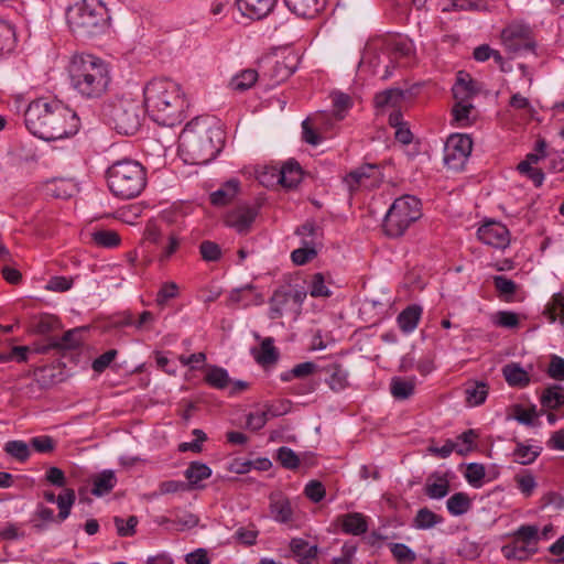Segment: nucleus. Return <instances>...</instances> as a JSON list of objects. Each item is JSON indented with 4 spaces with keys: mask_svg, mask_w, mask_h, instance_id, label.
Returning a JSON list of instances; mask_svg holds the SVG:
<instances>
[{
    "mask_svg": "<svg viewBox=\"0 0 564 564\" xmlns=\"http://www.w3.org/2000/svg\"><path fill=\"white\" fill-rule=\"evenodd\" d=\"M25 127L35 137L45 141L68 138L78 130L79 118L59 101L37 99L24 113Z\"/></svg>",
    "mask_w": 564,
    "mask_h": 564,
    "instance_id": "nucleus-1",
    "label": "nucleus"
},
{
    "mask_svg": "<svg viewBox=\"0 0 564 564\" xmlns=\"http://www.w3.org/2000/svg\"><path fill=\"white\" fill-rule=\"evenodd\" d=\"M144 107L153 121L174 126L185 119L189 106L181 85L166 77L153 78L143 88Z\"/></svg>",
    "mask_w": 564,
    "mask_h": 564,
    "instance_id": "nucleus-2",
    "label": "nucleus"
},
{
    "mask_svg": "<svg viewBox=\"0 0 564 564\" xmlns=\"http://www.w3.org/2000/svg\"><path fill=\"white\" fill-rule=\"evenodd\" d=\"M224 143L223 130L206 119L189 121L180 135L178 150L184 161L206 164L220 152Z\"/></svg>",
    "mask_w": 564,
    "mask_h": 564,
    "instance_id": "nucleus-3",
    "label": "nucleus"
},
{
    "mask_svg": "<svg viewBox=\"0 0 564 564\" xmlns=\"http://www.w3.org/2000/svg\"><path fill=\"white\" fill-rule=\"evenodd\" d=\"M67 70L73 89L87 99L101 97L111 80L108 64L91 54L74 55Z\"/></svg>",
    "mask_w": 564,
    "mask_h": 564,
    "instance_id": "nucleus-4",
    "label": "nucleus"
},
{
    "mask_svg": "<svg viewBox=\"0 0 564 564\" xmlns=\"http://www.w3.org/2000/svg\"><path fill=\"white\" fill-rule=\"evenodd\" d=\"M106 175L110 192L121 199L139 196L147 185L145 169L129 159L115 162L108 167Z\"/></svg>",
    "mask_w": 564,
    "mask_h": 564,
    "instance_id": "nucleus-5",
    "label": "nucleus"
},
{
    "mask_svg": "<svg viewBox=\"0 0 564 564\" xmlns=\"http://www.w3.org/2000/svg\"><path fill=\"white\" fill-rule=\"evenodd\" d=\"M106 3L99 1H82L67 10V23L70 30L83 37H90L105 31L108 17Z\"/></svg>",
    "mask_w": 564,
    "mask_h": 564,
    "instance_id": "nucleus-6",
    "label": "nucleus"
},
{
    "mask_svg": "<svg viewBox=\"0 0 564 564\" xmlns=\"http://www.w3.org/2000/svg\"><path fill=\"white\" fill-rule=\"evenodd\" d=\"M422 217V204L413 195H402L393 200L382 223V230L389 238H400Z\"/></svg>",
    "mask_w": 564,
    "mask_h": 564,
    "instance_id": "nucleus-7",
    "label": "nucleus"
},
{
    "mask_svg": "<svg viewBox=\"0 0 564 564\" xmlns=\"http://www.w3.org/2000/svg\"><path fill=\"white\" fill-rule=\"evenodd\" d=\"M143 108L131 98H117L102 106V117L118 133L132 135L141 127Z\"/></svg>",
    "mask_w": 564,
    "mask_h": 564,
    "instance_id": "nucleus-8",
    "label": "nucleus"
},
{
    "mask_svg": "<svg viewBox=\"0 0 564 564\" xmlns=\"http://www.w3.org/2000/svg\"><path fill=\"white\" fill-rule=\"evenodd\" d=\"M473 150V141L467 134H452L444 148V163L453 171L463 170Z\"/></svg>",
    "mask_w": 564,
    "mask_h": 564,
    "instance_id": "nucleus-9",
    "label": "nucleus"
},
{
    "mask_svg": "<svg viewBox=\"0 0 564 564\" xmlns=\"http://www.w3.org/2000/svg\"><path fill=\"white\" fill-rule=\"evenodd\" d=\"M264 63L268 66L264 76H267L273 85H279L285 82L295 72L299 58L294 53L289 52L281 58L276 56L265 57Z\"/></svg>",
    "mask_w": 564,
    "mask_h": 564,
    "instance_id": "nucleus-10",
    "label": "nucleus"
},
{
    "mask_svg": "<svg viewBox=\"0 0 564 564\" xmlns=\"http://www.w3.org/2000/svg\"><path fill=\"white\" fill-rule=\"evenodd\" d=\"M479 240L497 249H505L510 243V232L508 228L498 221H488L477 230Z\"/></svg>",
    "mask_w": 564,
    "mask_h": 564,
    "instance_id": "nucleus-11",
    "label": "nucleus"
},
{
    "mask_svg": "<svg viewBox=\"0 0 564 564\" xmlns=\"http://www.w3.org/2000/svg\"><path fill=\"white\" fill-rule=\"evenodd\" d=\"M379 167L375 164H365L351 171L346 177L345 183L349 191H356L360 186L371 187L378 181Z\"/></svg>",
    "mask_w": 564,
    "mask_h": 564,
    "instance_id": "nucleus-12",
    "label": "nucleus"
},
{
    "mask_svg": "<svg viewBox=\"0 0 564 564\" xmlns=\"http://www.w3.org/2000/svg\"><path fill=\"white\" fill-rule=\"evenodd\" d=\"M257 216V209L247 205H240L228 212L225 223L228 227L234 228L239 234L247 232Z\"/></svg>",
    "mask_w": 564,
    "mask_h": 564,
    "instance_id": "nucleus-13",
    "label": "nucleus"
},
{
    "mask_svg": "<svg viewBox=\"0 0 564 564\" xmlns=\"http://www.w3.org/2000/svg\"><path fill=\"white\" fill-rule=\"evenodd\" d=\"M278 0H237L240 12L253 20H261L271 13Z\"/></svg>",
    "mask_w": 564,
    "mask_h": 564,
    "instance_id": "nucleus-14",
    "label": "nucleus"
},
{
    "mask_svg": "<svg viewBox=\"0 0 564 564\" xmlns=\"http://www.w3.org/2000/svg\"><path fill=\"white\" fill-rule=\"evenodd\" d=\"M327 0H284L286 7L296 15L312 19L324 8Z\"/></svg>",
    "mask_w": 564,
    "mask_h": 564,
    "instance_id": "nucleus-15",
    "label": "nucleus"
},
{
    "mask_svg": "<svg viewBox=\"0 0 564 564\" xmlns=\"http://www.w3.org/2000/svg\"><path fill=\"white\" fill-rule=\"evenodd\" d=\"M452 91L455 102H470L478 93L474 80L464 73L458 74Z\"/></svg>",
    "mask_w": 564,
    "mask_h": 564,
    "instance_id": "nucleus-16",
    "label": "nucleus"
},
{
    "mask_svg": "<svg viewBox=\"0 0 564 564\" xmlns=\"http://www.w3.org/2000/svg\"><path fill=\"white\" fill-rule=\"evenodd\" d=\"M271 517L280 523H289L293 520V508L291 501L281 495L270 496Z\"/></svg>",
    "mask_w": 564,
    "mask_h": 564,
    "instance_id": "nucleus-17",
    "label": "nucleus"
},
{
    "mask_svg": "<svg viewBox=\"0 0 564 564\" xmlns=\"http://www.w3.org/2000/svg\"><path fill=\"white\" fill-rule=\"evenodd\" d=\"M424 492L431 499H442L449 492V480L445 475L431 474L425 481Z\"/></svg>",
    "mask_w": 564,
    "mask_h": 564,
    "instance_id": "nucleus-18",
    "label": "nucleus"
},
{
    "mask_svg": "<svg viewBox=\"0 0 564 564\" xmlns=\"http://www.w3.org/2000/svg\"><path fill=\"white\" fill-rule=\"evenodd\" d=\"M532 40L531 29L524 23L514 22L506 26L501 32V41L506 48H514L513 41Z\"/></svg>",
    "mask_w": 564,
    "mask_h": 564,
    "instance_id": "nucleus-19",
    "label": "nucleus"
},
{
    "mask_svg": "<svg viewBox=\"0 0 564 564\" xmlns=\"http://www.w3.org/2000/svg\"><path fill=\"white\" fill-rule=\"evenodd\" d=\"M292 553L297 557L299 564H315L317 558V545H310L303 539H292L290 543Z\"/></svg>",
    "mask_w": 564,
    "mask_h": 564,
    "instance_id": "nucleus-20",
    "label": "nucleus"
},
{
    "mask_svg": "<svg viewBox=\"0 0 564 564\" xmlns=\"http://www.w3.org/2000/svg\"><path fill=\"white\" fill-rule=\"evenodd\" d=\"M338 522L347 534L361 535L368 530L366 517L359 512L343 514L338 518Z\"/></svg>",
    "mask_w": 564,
    "mask_h": 564,
    "instance_id": "nucleus-21",
    "label": "nucleus"
},
{
    "mask_svg": "<svg viewBox=\"0 0 564 564\" xmlns=\"http://www.w3.org/2000/svg\"><path fill=\"white\" fill-rule=\"evenodd\" d=\"M239 192V181L230 180L223 184L217 191L209 195V200L214 206H225L229 204Z\"/></svg>",
    "mask_w": 564,
    "mask_h": 564,
    "instance_id": "nucleus-22",
    "label": "nucleus"
},
{
    "mask_svg": "<svg viewBox=\"0 0 564 564\" xmlns=\"http://www.w3.org/2000/svg\"><path fill=\"white\" fill-rule=\"evenodd\" d=\"M423 313V308L417 304H412L405 307L399 315H398V325L400 329L403 333H411L413 332Z\"/></svg>",
    "mask_w": 564,
    "mask_h": 564,
    "instance_id": "nucleus-23",
    "label": "nucleus"
},
{
    "mask_svg": "<svg viewBox=\"0 0 564 564\" xmlns=\"http://www.w3.org/2000/svg\"><path fill=\"white\" fill-rule=\"evenodd\" d=\"M405 99V93L400 88H390L376 94L375 106L378 109L391 107L399 109Z\"/></svg>",
    "mask_w": 564,
    "mask_h": 564,
    "instance_id": "nucleus-24",
    "label": "nucleus"
},
{
    "mask_svg": "<svg viewBox=\"0 0 564 564\" xmlns=\"http://www.w3.org/2000/svg\"><path fill=\"white\" fill-rule=\"evenodd\" d=\"M489 392V387L484 381L467 382L464 388L465 401L469 406L482 404Z\"/></svg>",
    "mask_w": 564,
    "mask_h": 564,
    "instance_id": "nucleus-25",
    "label": "nucleus"
},
{
    "mask_svg": "<svg viewBox=\"0 0 564 564\" xmlns=\"http://www.w3.org/2000/svg\"><path fill=\"white\" fill-rule=\"evenodd\" d=\"M382 48H383V41L369 42L366 45L365 51L362 53V56L360 59V66L362 68L368 67L373 74H377L378 67L381 64V56L378 52Z\"/></svg>",
    "mask_w": 564,
    "mask_h": 564,
    "instance_id": "nucleus-26",
    "label": "nucleus"
},
{
    "mask_svg": "<svg viewBox=\"0 0 564 564\" xmlns=\"http://www.w3.org/2000/svg\"><path fill=\"white\" fill-rule=\"evenodd\" d=\"M453 122L465 128L473 124L476 119V109L471 102H455L452 108Z\"/></svg>",
    "mask_w": 564,
    "mask_h": 564,
    "instance_id": "nucleus-27",
    "label": "nucleus"
},
{
    "mask_svg": "<svg viewBox=\"0 0 564 564\" xmlns=\"http://www.w3.org/2000/svg\"><path fill=\"white\" fill-rule=\"evenodd\" d=\"M328 373L326 383L334 392L343 391L348 386V372L339 364H332L325 368Z\"/></svg>",
    "mask_w": 564,
    "mask_h": 564,
    "instance_id": "nucleus-28",
    "label": "nucleus"
},
{
    "mask_svg": "<svg viewBox=\"0 0 564 564\" xmlns=\"http://www.w3.org/2000/svg\"><path fill=\"white\" fill-rule=\"evenodd\" d=\"M117 485L115 471L106 469L96 475L93 480L91 494L97 497L109 494Z\"/></svg>",
    "mask_w": 564,
    "mask_h": 564,
    "instance_id": "nucleus-29",
    "label": "nucleus"
},
{
    "mask_svg": "<svg viewBox=\"0 0 564 564\" xmlns=\"http://www.w3.org/2000/svg\"><path fill=\"white\" fill-rule=\"evenodd\" d=\"M75 184L70 180L54 178L45 184V193L54 198H68L75 192Z\"/></svg>",
    "mask_w": 564,
    "mask_h": 564,
    "instance_id": "nucleus-30",
    "label": "nucleus"
},
{
    "mask_svg": "<svg viewBox=\"0 0 564 564\" xmlns=\"http://www.w3.org/2000/svg\"><path fill=\"white\" fill-rule=\"evenodd\" d=\"M488 3L486 0H445L442 11H486Z\"/></svg>",
    "mask_w": 564,
    "mask_h": 564,
    "instance_id": "nucleus-31",
    "label": "nucleus"
},
{
    "mask_svg": "<svg viewBox=\"0 0 564 564\" xmlns=\"http://www.w3.org/2000/svg\"><path fill=\"white\" fill-rule=\"evenodd\" d=\"M302 178V170L297 162H286L279 172V183L286 188L295 187Z\"/></svg>",
    "mask_w": 564,
    "mask_h": 564,
    "instance_id": "nucleus-32",
    "label": "nucleus"
},
{
    "mask_svg": "<svg viewBox=\"0 0 564 564\" xmlns=\"http://www.w3.org/2000/svg\"><path fill=\"white\" fill-rule=\"evenodd\" d=\"M503 377L509 386L524 388L530 383L529 373L518 364L506 365L502 369Z\"/></svg>",
    "mask_w": 564,
    "mask_h": 564,
    "instance_id": "nucleus-33",
    "label": "nucleus"
},
{
    "mask_svg": "<svg viewBox=\"0 0 564 564\" xmlns=\"http://www.w3.org/2000/svg\"><path fill=\"white\" fill-rule=\"evenodd\" d=\"M501 552L503 556L508 560H516V561H525L528 560L532 554L536 552V547H531L527 545L525 543H522L521 541H514L510 544L505 545L501 549Z\"/></svg>",
    "mask_w": 564,
    "mask_h": 564,
    "instance_id": "nucleus-34",
    "label": "nucleus"
},
{
    "mask_svg": "<svg viewBox=\"0 0 564 564\" xmlns=\"http://www.w3.org/2000/svg\"><path fill=\"white\" fill-rule=\"evenodd\" d=\"M383 46L388 50V57L391 61L410 57L413 52L412 42L405 39H392L384 43Z\"/></svg>",
    "mask_w": 564,
    "mask_h": 564,
    "instance_id": "nucleus-35",
    "label": "nucleus"
},
{
    "mask_svg": "<svg viewBox=\"0 0 564 564\" xmlns=\"http://www.w3.org/2000/svg\"><path fill=\"white\" fill-rule=\"evenodd\" d=\"M204 380L209 387L218 390H224L230 384L228 371L218 366H209Z\"/></svg>",
    "mask_w": 564,
    "mask_h": 564,
    "instance_id": "nucleus-36",
    "label": "nucleus"
},
{
    "mask_svg": "<svg viewBox=\"0 0 564 564\" xmlns=\"http://www.w3.org/2000/svg\"><path fill=\"white\" fill-rule=\"evenodd\" d=\"M290 302V289L275 290L270 299V317L273 319L281 317Z\"/></svg>",
    "mask_w": 564,
    "mask_h": 564,
    "instance_id": "nucleus-37",
    "label": "nucleus"
},
{
    "mask_svg": "<svg viewBox=\"0 0 564 564\" xmlns=\"http://www.w3.org/2000/svg\"><path fill=\"white\" fill-rule=\"evenodd\" d=\"M258 78L259 74L256 69H243L230 79L229 87L234 91L242 93L250 89L257 83Z\"/></svg>",
    "mask_w": 564,
    "mask_h": 564,
    "instance_id": "nucleus-38",
    "label": "nucleus"
},
{
    "mask_svg": "<svg viewBox=\"0 0 564 564\" xmlns=\"http://www.w3.org/2000/svg\"><path fill=\"white\" fill-rule=\"evenodd\" d=\"M15 45L17 36L13 25L0 19V55L12 53Z\"/></svg>",
    "mask_w": 564,
    "mask_h": 564,
    "instance_id": "nucleus-39",
    "label": "nucleus"
},
{
    "mask_svg": "<svg viewBox=\"0 0 564 564\" xmlns=\"http://www.w3.org/2000/svg\"><path fill=\"white\" fill-rule=\"evenodd\" d=\"M443 521L444 519L442 516L424 507L417 510L412 525L419 530H427L441 524Z\"/></svg>",
    "mask_w": 564,
    "mask_h": 564,
    "instance_id": "nucleus-40",
    "label": "nucleus"
},
{
    "mask_svg": "<svg viewBox=\"0 0 564 564\" xmlns=\"http://www.w3.org/2000/svg\"><path fill=\"white\" fill-rule=\"evenodd\" d=\"M75 500L76 494L72 488H64L63 491L57 496L55 502L58 507L57 523L64 522L69 517Z\"/></svg>",
    "mask_w": 564,
    "mask_h": 564,
    "instance_id": "nucleus-41",
    "label": "nucleus"
},
{
    "mask_svg": "<svg viewBox=\"0 0 564 564\" xmlns=\"http://www.w3.org/2000/svg\"><path fill=\"white\" fill-rule=\"evenodd\" d=\"M192 488L198 487V482L212 476V469L204 463L192 462L184 473Z\"/></svg>",
    "mask_w": 564,
    "mask_h": 564,
    "instance_id": "nucleus-42",
    "label": "nucleus"
},
{
    "mask_svg": "<svg viewBox=\"0 0 564 564\" xmlns=\"http://www.w3.org/2000/svg\"><path fill=\"white\" fill-rule=\"evenodd\" d=\"M415 389V379H403L400 377H394L390 383L391 394L398 400L409 399Z\"/></svg>",
    "mask_w": 564,
    "mask_h": 564,
    "instance_id": "nucleus-43",
    "label": "nucleus"
},
{
    "mask_svg": "<svg viewBox=\"0 0 564 564\" xmlns=\"http://www.w3.org/2000/svg\"><path fill=\"white\" fill-rule=\"evenodd\" d=\"M540 402L545 409H558L564 404L563 389L558 386H551L545 388L541 393Z\"/></svg>",
    "mask_w": 564,
    "mask_h": 564,
    "instance_id": "nucleus-44",
    "label": "nucleus"
},
{
    "mask_svg": "<svg viewBox=\"0 0 564 564\" xmlns=\"http://www.w3.org/2000/svg\"><path fill=\"white\" fill-rule=\"evenodd\" d=\"M30 442L9 441L4 444V452L20 463H25L31 456Z\"/></svg>",
    "mask_w": 564,
    "mask_h": 564,
    "instance_id": "nucleus-45",
    "label": "nucleus"
},
{
    "mask_svg": "<svg viewBox=\"0 0 564 564\" xmlns=\"http://www.w3.org/2000/svg\"><path fill=\"white\" fill-rule=\"evenodd\" d=\"M541 454V447H533L524 445L521 442H517V446L513 451V460L521 465L532 464Z\"/></svg>",
    "mask_w": 564,
    "mask_h": 564,
    "instance_id": "nucleus-46",
    "label": "nucleus"
},
{
    "mask_svg": "<svg viewBox=\"0 0 564 564\" xmlns=\"http://www.w3.org/2000/svg\"><path fill=\"white\" fill-rule=\"evenodd\" d=\"M258 364L262 366L272 365L279 358V352L274 347V341L271 337L262 340L260 351L254 356Z\"/></svg>",
    "mask_w": 564,
    "mask_h": 564,
    "instance_id": "nucleus-47",
    "label": "nucleus"
},
{
    "mask_svg": "<svg viewBox=\"0 0 564 564\" xmlns=\"http://www.w3.org/2000/svg\"><path fill=\"white\" fill-rule=\"evenodd\" d=\"M446 507L452 516H462L470 509L471 502L465 492H456L447 499Z\"/></svg>",
    "mask_w": 564,
    "mask_h": 564,
    "instance_id": "nucleus-48",
    "label": "nucleus"
},
{
    "mask_svg": "<svg viewBox=\"0 0 564 564\" xmlns=\"http://www.w3.org/2000/svg\"><path fill=\"white\" fill-rule=\"evenodd\" d=\"M544 314L547 316L550 323L560 321L564 324V295L556 293L552 296L551 302L545 306Z\"/></svg>",
    "mask_w": 564,
    "mask_h": 564,
    "instance_id": "nucleus-49",
    "label": "nucleus"
},
{
    "mask_svg": "<svg viewBox=\"0 0 564 564\" xmlns=\"http://www.w3.org/2000/svg\"><path fill=\"white\" fill-rule=\"evenodd\" d=\"M93 241L98 247L111 249L120 245L121 238L115 230L101 229L93 234Z\"/></svg>",
    "mask_w": 564,
    "mask_h": 564,
    "instance_id": "nucleus-50",
    "label": "nucleus"
},
{
    "mask_svg": "<svg viewBox=\"0 0 564 564\" xmlns=\"http://www.w3.org/2000/svg\"><path fill=\"white\" fill-rule=\"evenodd\" d=\"M492 282L499 296L503 297L505 301H510L513 297L517 291V284L512 280L503 275H495Z\"/></svg>",
    "mask_w": 564,
    "mask_h": 564,
    "instance_id": "nucleus-51",
    "label": "nucleus"
},
{
    "mask_svg": "<svg viewBox=\"0 0 564 564\" xmlns=\"http://www.w3.org/2000/svg\"><path fill=\"white\" fill-rule=\"evenodd\" d=\"M30 446L36 453L52 454L57 447V441L50 435H39L30 440Z\"/></svg>",
    "mask_w": 564,
    "mask_h": 564,
    "instance_id": "nucleus-52",
    "label": "nucleus"
},
{
    "mask_svg": "<svg viewBox=\"0 0 564 564\" xmlns=\"http://www.w3.org/2000/svg\"><path fill=\"white\" fill-rule=\"evenodd\" d=\"M478 433L475 430H467L457 436L455 444H457V454L465 455L473 451L476 446Z\"/></svg>",
    "mask_w": 564,
    "mask_h": 564,
    "instance_id": "nucleus-53",
    "label": "nucleus"
},
{
    "mask_svg": "<svg viewBox=\"0 0 564 564\" xmlns=\"http://www.w3.org/2000/svg\"><path fill=\"white\" fill-rule=\"evenodd\" d=\"M333 116L336 121L345 118L347 110L351 107V99L348 95L343 93H335L333 95Z\"/></svg>",
    "mask_w": 564,
    "mask_h": 564,
    "instance_id": "nucleus-54",
    "label": "nucleus"
},
{
    "mask_svg": "<svg viewBox=\"0 0 564 564\" xmlns=\"http://www.w3.org/2000/svg\"><path fill=\"white\" fill-rule=\"evenodd\" d=\"M161 247V252L158 257V260L161 262V263H164L166 261H169L171 259V257L178 250L180 246H181V239L174 235V234H171L167 238H166V241L165 242H161V245H159Z\"/></svg>",
    "mask_w": 564,
    "mask_h": 564,
    "instance_id": "nucleus-55",
    "label": "nucleus"
},
{
    "mask_svg": "<svg viewBox=\"0 0 564 564\" xmlns=\"http://www.w3.org/2000/svg\"><path fill=\"white\" fill-rule=\"evenodd\" d=\"M390 551L393 557L400 564H411L415 561V553L403 543H392L390 544Z\"/></svg>",
    "mask_w": 564,
    "mask_h": 564,
    "instance_id": "nucleus-56",
    "label": "nucleus"
},
{
    "mask_svg": "<svg viewBox=\"0 0 564 564\" xmlns=\"http://www.w3.org/2000/svg\"><path fill=\"white\" fill-rule=\"evenodd\" d=\"M316 369V365L312 361H305L294 366L290 371L281 375L282 381H290L293 378H303L312 375Z\"/></svg>",
    "mask_w": 564,
    "mask_h": 564,
    "instance_id": "nucleus-57",
    "label": "nucleus"
},
{
    "mask_svg": "<svg viewBox=\"0 0 564 564\" xmlns=\"http://www.w3.org/2000/svg\"><path fill=\"white\" fill-rule=\"evenodd\" d=\"M276 459L286 469H296L300 466V458L290 447L282 446L276 452Z\"/></svg>",
    "mask_w": 564,
    "mask_h": 564,
    "instance_id": "nucleus-58",
    "label": "nucleus"
},
{
    "mask_svg": "<svg viewBox=\"0 0 564 564\" xmlns=\"http://www.w3.org/2000/svg\"><path fill=\"white\" fill-rule=\"evenodd\" d=\"M517 488L524 497H530L536 488V481L532 474L523 471L514 476Z\"/></svg>",
    "mask_w": 564,
    "mask_h": 564,
    "instance_id": "nucleus-59",
    "label": "nucleus"
},
{
    "mask_svg": "<svg viewBox=\"0 0 564 564\" xmlns=\"http://www.w3.org/2000/svg\"><path fill=\"white\" fill-rule=\"evenodd\" d=\"M539 529L536 525H521L514 533L516 540L536 547Z\"/></svg>",
    "mask_w": 564,
    "mask_h": 564,
    "instance_id": "nucleus-60",
    "label": "nucleus"
},
{
    "mask_svg": "<svg viewBox=\"0 0 564 564\" xmlns=\"http://www.w3.org/2000/svg\"><path fill=\"white\" fill-rule=\"evenodd\" d=\"M495 325L503 328H517L519 326V316L511 311H499L492 317Z\"/></svg>",
    "mask_w": 564,
    "mask_h": 564,
    "instance_id": "nucleus-61",
    "label": "nucleus"
},
{
    "mask_svg": "<svg viewBox=\"0 0 564 564\" xmlns=\"http://www.w3.org/2000/svg\"><path fill=\"white\" fill-rule=\"evenodd\" d=\"M310 294L313 297H328L330 290L325 283V278L322 273H315L310 283Z\"/></svg>",
    "mask_w": 564,
    "mask_h": 564,
    "instance_id": "nucleus-62",
    "label": "nucleus"
},
{
    "mask_svg": "<svg viewBox=\"0 0 564 564\" xmlns=\"http://www.w3.org/2000/svg\"><path fill=\"white\" fill-rule=\"evenodd\" d=\"M199 253L203 260L207 262H215L221 258V249L219 245L210 240H204L199 245Z\"/></svg>",
    "mask_w": 564,
    "mask_h": 564,
    "instance_id": "nucleus-63",
    "label": "nucleus"
},
{
    "mask_svg": "<svg viewBox=\"0 0 564 564\" xmlns=\"http://www.w3.org/2000/svg\"><path fill=\"white\" fill-rule=\"evenodd\" d=\"M113 522L118 535L132 536L135 533V527L138 524V518L135 516H130L127 520L120 517H115Z\"/></svg>",
    "mask_w": 564,
    "mask_h": 564,
    "instance_id": "nucleus-64",
    "label": "nucleus"
}]
</instances>
